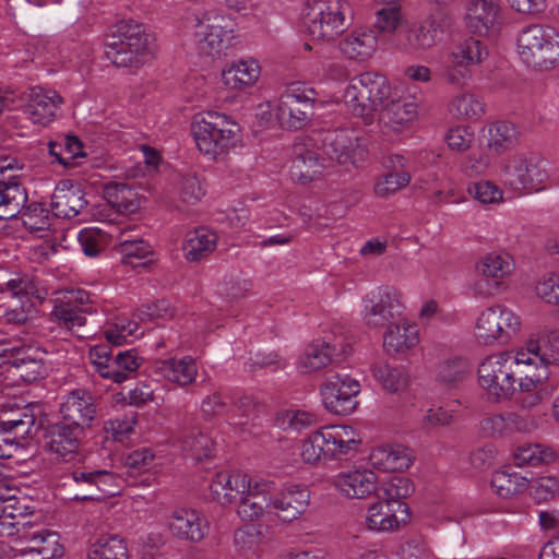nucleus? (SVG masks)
<instances>
[{
    "mask_svg": "<svg viewBox=\"0 0 559 559\" xmlns=\"http://www.w3.org/2000/svg\"><path fill=\"white\" fill-rule=\"evenodd\" d=\"M343 100L346 108L366 123L373 120L374 112L381 107L379 126L386 141H395L411 128L418 117L420 104L415 96L392 92L385 76L377 72H364L353 78L344 91Z\"/></svg>",
    "mask_w": 559,
    "mask_h": 559,
    "instance_id": "f257e3e1",
    "label": "nucleus"
},
{
    "mask_svg": "<svg viewBox=\"0 0 559 559\" xmlns=\"http://www.w3.org/2000/svg\"><path fill=\"white\" fill-rule=\"evenodd\" d=\"M530 367L522 347L489 355L478 366V384L490 401L508 400L515 391L518 372Z\"/></svg>",
    "mask_w": 559,
    "mask_h": 559,
    "instance_id": "f03ea898",
    "label": "nucleus"
},
{
    "mask_svg": "<svg viewBox=\"0 0 559 559\" xmlns=\"http://www.w3.org/2000/svg\"><path fill=\"white\" fill-rule=\"evenodd\" d=\"M193 141L205 156L217 159L235 148L241 139L239 124L225 114L198 112L191 121Z\"/></svg>",
    "mask_w": 559,
    "mask_h": 559,
    "instance_id": "7ed1b4c3",
    "label": "nucleus"
},
{
    "mask_svg": "<svg viewBox=\"0 0 559 559\" xmlns=\"http://www.w3.org/2000/svg\"><path fill=\"white\" fill-rule=\"evenodd\" d=\"M499 178L514 191L540 192L550 186V163L538 152H515L501 164Z\"/></svg>",
    "mask_w": 559,
    "mask_h": 559,
    "instance_id": "20e7f679",
    "label": "nucleus"
},
{
    "mask_svg": "<svg viewBox=\"0 0 559 559\" xmlns=\"http://www.w3.org/2000/svg\"><path fill=\"white\" fill-rule=\"evenodd\" d=\"M154 53V39L141 24L122 21L115 25L105 43V56L117 67H139Z\"/></svg>",
    "mask_w": 559,
    "mask_h": 559,
    "instance_id": "39448f33",
    "label": "nucleus"
},
{
    "mask_svg": "<svg viewBox=\"0 0 559 559\" xmlns=\"http://www.w3.org/2000/svg\"><path fill=\"white\" fill-rule=\"evenodd\" d=\"M301 15L313 39L331 41L349 26L353 10L348 0H306Z\"/></svg>",
    "mask_w": 559,
    "mask_h": 559,
    "instance_id": "423d86ee",
    "label": "nucleus"
},
{
    "mask_svg": "<svg viewBox=\"0 0 559 559\" xmlns=\"http://www.w3.org/2000/svg\"><path fill=\"white\" fill-rule=\"evenodd\" d=\"M516 51L527 67L552 69L559 64V32L549 25H527L518 34Z\"/></svg>",
    "mask_w": 559,
    "mask_h": 559,
    "instance_id": "0eeeda50",
    "label": "nucleus"
},
{
    "mask_svg": "<svg viewBox=\"0 0 559 559\" xmlns=\"http://www.w3.org/2000/svg\"><path fill=\"white\" fill-rule=\"evenodd\" d=\"M194 41L200 53L221 58L235 39L233 21L217 10H207L195 17Z\"/></svg>",
    "mask_w": 559,
    "mask_h": 559,
    "instance_id": "6e6552de",
    "label": "nucleus"
},
{
    "mask_svg": "<svg viewBox=\"0 0 559 559\" xmlns=\"http://www.w3.org/2000/svg\"><path fill=\"white\" fill-rule=\"evenodd\" d=\"M404 310L403 293L394 286L383 285L362 297L360 317L367 328L380 330L403 317Z\"/></svg>",
    "mask_w": 559,
    "mask_h": 559,
    "instance_id": "1a4fd4ad",
    "label": "nucleus"
},
{
    "mask_svg": "<svg viewBox=\"0 0 559 559\" xmlns=\"http://www.w3.org/2000/svg\"><path fill=\"white\" fill-rule=\"evenodd\" d=\"M520 326V317L513 310L495 305L479 312L474 325V335L484 345L503 344L519 332Z\"/></svg>",
    "mask_w": 559,
    "mask_h": 559,
    "instance_id": "9d476101",
    "label": "nucleus"
},
{
    "mask_svg": "<svg viewBox=\"0 0 559 559\" xmlns=\"http://www.w3.org/2000/svg\"><path fill=\"white\" fill-rule=\"evenodd\" d=\"M88 358L102 378L117 384L133 378L143 362V358L134 349L122 350L112 356L107 345L92 347Z\"/></svg>",
    "mask_w": 559,
    "mask_h": 559,
    "instance_id": "9b49d317",
    "label": "nucleus"
},
{
    "mask_svg": "<svg viewBox=\"0 0 559 559\" xmlns=\"http://www.w3.org/2000/svg\"><path fill=\"white\" fill-rule=\"evenodd\" d=\"M360 383L348 374L329 376L321 385L323 406L332 414L347 416L357 408Z\"/></svg>",
    "mask_w": 559,
    "mask_h": 559,
    "instance_id": "f8f14e48",
    "label": "nucleus"
},
{
    "mask_svg": "<svg viewBox=\"0 0 559 559\" xmlns=\"http://www.w3.org/2000/svg\"><path fill=\"white\" fill-rule=\"evenodd\" d=\"M487 57L486 47L474 37L456 44L449 55V64L444 69L445 81L462 87L472 79V67L479 64Z\"/></svg>",
    "mask_w": 559,
    "mask_h": 559,
    "instance_id": "ddd939ff",
    "label": "nucleus"
},
{
    "mask_svg": "<svg viewBox=\"0 0 559 559\" xmlns=\"http://www.w3.org/2000/svg\"><path fill=\"white\" fill-rule=\"evenodd\" d=\"M0 358L9 370L24 382H34L44 378L48 371L46 364L37 350L19 346L5 341L0 332Z\"/></svg>",
    "mask_w": 559,
    "mask_h": 559,
    "instance_id": "4468645a",
    "label": "nucleus"
},
{
    "mask_svg": "<svg viewBox=\"0 0 559 559\" xmlns=\"http://www.w3.org/2000/svg\"><path fill=\"white\" fill-rule=\"evenodd\" d=\"M23 165L13 156L0 157V219H11L21 213L27 202V193L17 180Z\"/></svg>",
    "mask_w": 559,
    "mask_h": 559,
    "instance_id": "2eb2a0df",
    "label": "nucleus"
},
{
    "mask_svg": "<svg viewBox=\"0 0 559 559\" xmlns=\"http://www.w3.org/2000/svg\"><path fill=\"white\" fill-rule=\"evenodd\" d=\"M447 28V16L443 13L430 14L409 27L397 47L407 53L423 56L441 41Z\"/></svg>",
    "mask_w": 559,
    "mask_h": 559,
    "instance_id": "dca6fc26",
    "label": "nucleus"
},
{
    "mask_svg": "<svg viewBox=\"0 0 559 559\" xmlns=\"http://www.w3.org/2000/svg\"><path fill=\"white\" fill-rule=\"evenodd\" d=\"M94 311L90 294L79 289L69 292L53 306L51 318L59 326L70 331L78 337H85L79 333V329L86 324V314Z\"/></svg>",
    "mask_w": 559,
    "mask_h": 559,
    "instance_id": "f3484780",
    "label": "nucleus"
},
{
    "mask_svg": "<svg viewBox=\"0 0 559 559\" xmlns=\"http://www.w3.org/2000/svg\"><path fill=\"white\" fill-rule=\"evenodd\" d=\"M324 152L341 164L365 160L367 150L357 131L349 128L328 130L322 138Z\"/></svg>",
    "mask_w": 559,
    "mask_h": 559,
    "instance_id": "a211bd4d",
    "label": "nucleus"
},
{
    "mask_svg": "<svg viewBox=\"0 0 559 559\" xmlns=\"http://www.w3.org/2000/svg\"><path fill=\"white\" fill-rule=\"evenodd\" d=\"M169 533L190 543L202 542L210 532L206 516L199 510L188 507H177L170 511L166 519Z\"/></svg>",
    "mask_w": 559,
    "mask_h": 559,
    "instance_id": "6ab92c4d",
    "label": "nucleus"
},
{
    "mask_svg": "<svg viewBox=\"0 0 559 559\" xmlns=\"http://www.w3.org/2000/svg\"><path fill=\"white\" fill-rule=\"evenodd\" d=\"M70 477L85 490L84 493L73 497L78 501L102 500L117 495L120 490V478L106 469H75Z\"/></svg>",
    "mask_w": 559,
    "mask_h": 559,
    "instance_id": "aec40b11",
    "label": "nucleus"
},
{
    "mask_svg": "<svg viewBox=\"0 0 559 559\" xmlns=\"http://www.w3.org/2000/svg\"><path fill=\"white\" fill-rule=\"evenodd\" d=\"M464 22L466 28L475 35L497 34L502 25L500 0H469L466 3Z\"/></svg>",
    "mask_w": 559,
    "mask_h": 559,
    "instance_id": "412c9836",
    "label": "nucleus"
},
{
    "mask_svg": "<svg viewBox=\"0 0 559 559\" xmlns=\"http://www.w3.org/2000/svg\"><path fill=\"white\" fill-rule=\"evenodd\" d=\"M409 519L407 503H390L378 498L367 508L365 525L371 532L390 533L399 531Z\"/></svg>",
    "mask_w": 559,
    "mask_h": 559,
    "instance_id": "4be33fe9",
    "label": "nucleus"
},
{
    "mask_svg": "<svg viewBox=\"0 0 559 559\" xmlns=\"http://www.w3.org/2000/svg\"><path fill=\"white\" fill-rule=\"evenodd\" d=\"M62 104L63 98L55 90L34 86L26 94L23 112L33 124L47 127L57 118Z\"/></svg>",
    "mask_w": 559,
    "mask_h": 559,
    "instance_id": "5701e85b",
    "label": "nucleus"
},
{
    "mask_svg": "<svg viewBox=\"0 0 559 559\" xmlns=\"http://www.w3.org/2000/svg\"><path fill=\"white\" fill-rule=\"evenodd\" d=\"M403 154H390L383 162L389 171L379 176L373 185V192L378 198H389L406 188L412 175L408 170L412 157Z\"/></svg>",
    "mask_w": 559,
    "mask_h": 559,
    "instance_id": "b1692460",
    "label": "nucleus"
},
{
    "mask_svg": "<svg viewBox=\"0 0 559 559\" xmlns=\"http://www.w3.org/2000/svg\"><path fill=\"white\" fill-rule=\"evenodd\" d=\"M310 491L306 486L289 485L281 491L270 493L271 514L283 522L297 520L308 508Z\"/></svg>",
    "mask_w": 559,
    "mask_h": 559,
    "instance_id": "393cba45",
    "label": "nucleus"
},
{
    "mask_svg": "<svg viewBox=\"0 0 559 559\" xmlns=\"http://www.w3.org/2000/svg\"><path fill=\"white\" fill-rule=\"evenodd\" d=\"M377 475L367 468H354L337 473L332 485L347 499H366L378 490Z\"/></svg>",
    "mask_w": 559,
    "mask_h": 559,
    "instance_id": "a878e982",
    "label": "nucleus"
},
{
    "mask_svg": "<svg viewBox=\"0 0 559 559\" xmlns=\"http://www.w3.org/2000/svg\"><path fill=\"white\" fill-rule=\"evenodd\" d=\"M320 429L325 443L326 460L343 461L357 452L360 437L352 426L328 425Z\"/></svg>",
    "mask_w": 559,
    "mask_h": 559,
    "instance_id": "bb28decb",
    "label": "nucleus"
},
{
    "mask_svg": "<svg viewBox=\"0 0 559 559\" xmlns=\"http://www.w3.org/2000/svg\"><path fill=\"white\" fill-rule=\"evenodd\" d=\"M251 478L241 471H218L210 480L212 498L222 506H229L250 488Z\"/></svg>",
    "mask_w": 559,
    "mask_h": 559,
    "instance_id": "cd10ccee",
    "label": "nucleus"
},
{
    "mask_svg": "<svg viewBox=\"0 0 559 559\" xmlns=\"http://www.w3.org/2000/svg\"><path fill=\"white\" fill-rule=\"evenodd\" d=\"M346 354V346L318 340L304 349L298 358L297 368L302 373L316 372Z\"/></svg>",
    "mask_w": 559,
    "mask_h": 559,
    "instance_id": "c85d7f7f",
    "label": "nucleus"
},
{
    "mask_svg": "<svg viewBox=\"0 0 559 559\" xmlns=\"http://www.w3.org/2000/svg\"><path fill=\"white\" fill-rule=\"evenodd\" d=\"M273 485L265 480H250V488L238 497L237 513L242 521L251 522L271 513L270 493Z\"/></svg>",
    "mask_w": 559,
    "mask_h": 559,
    "instance_id": "c756f323",
    "label": "nucleus"
},
{
    "mask_svg": "<svg viewBox=\"0 0 559 559\" xmlns=\"http://www.w3.org/2000/svg\"><path fill=\"white\" fill-rule=\"evenodd\" d=\"M60 413L66 421L84 429L91 427L96 416L93 395L85 390H73L62 401Z\"/></svg>",
    "mask_w": 559,
    "mask_h": 559,
    "instance_id": "7c9ffc66",
    "label": "nucleus"
},
{
    "mask_svg": "<svg viewBox=\"0 0 559 559\" xmlns=\"http://www.w3.org/2000/svg\"><path fill=\"white\" fill-rule=\"evenodd\" d=\"M33 513V509L26 503L25 499L15 496H0V535L21 536L31 524L25 521Z\"/></svg>",
    "mask_w": 559,
    "mask_h": 559,
    "instance_id": "2f4dec72",
    "label": "nucleus"
},
{
    "mask_svg": "<svg viewBox=\"0 0 559 559\" xmlns=\"http://www.w3.org/2000/svg\"><path fill=\"white\" fill-rule=\"evenodd\" d=\"M261 67L253 58L230 62L222 70V81L226 88L242 92L253 86L260 79Z\"/></svg>",
    "mask_w": 559,
    "mask_h": 559,
    "instance_id": "473e14b6",
    "label": "nucleus"
},
{
    "mask_svg": "<svg viewBox=\"0 0 559 559\" xmlns=\"http://www.w3.org/2000/svg\"><path fill=\"white\" fill-rule=\"evenodd\" d=\"M530 366H559V330H551L542 337H530L522 347Z\"/></svg>",
    "mask_w": 559,
    "mask_h": 559,
    "instance_id": "72a5a7b5",
    "label": "nucleus"
},
{
    "mask_svg": "<svg viewBox=\"0 0 559 559\" xmlns=\"http://www.w3.org/2000/svg\"><path fill=\"white\" fill-rule=\"evenodd\" d=\"M322 174L323 164L319 153L304 144H295L290 167L292 179L300 183H308L320 178Z\"/></svg>",
    "mask_w": 559,
    "mask_h": 559,
    "instance_id": "f704fd0d",
    "label": "nucleus"
},
{
    "mask_svg": "<svg viewBox=\"0 0 559 559\" xmlns=\"http://www.w3.org/2000/svg\"><path fill=\"white\" fill-rule=\"evenodd\" d=\"M83 191L69 181L59 182L51 197V210L55 216L75 217L86 206Z\"/></svg>",
    "mask_w": 559,
    "mask_h": 559,
    "instance_id": "c9c22d12",
    "label": "nucleus"
},
{
    "mask_svg": "<svg viewBox=\"0 0 559 559\" xmlns=\"http://www.w3.org/2000/svg\"><path fill=\"white\" fill-rule=\"evenodd\" d=\"M83 429L69 421H58L48 430V445L51 452L63 460H69L79 449V437Z\"/></svg>",
    "mask_w": 559,
    "mask_h": 559,
    "instance_id": "e433bc0d",
    "label": "nucleus"
},
{
    "mask_svg": "<svg viewBox=\"0 0 559 559\" xmlns=\"http://www.w3.org/2000/svg\"><path fill=\"white\" fill-rule=\"evenodd\" d=\"M373 468L383 472H402L407 469L412 462V451L403 445H382L373 449L369 455Z\"/></svg>",
    "mask_w": 559,
    "mask_h": 559,
    "instance_id": "4c0bfd02",
    "label": "nucleus"
},
{
    "mask_svg": "<svg viewBox=\"0 0 559 559\" xmlns=\"http://www.w3.org/2000/svg\"><path fill=\"white\" fill-rule=\"evenodd\" d=\"M378 38L372 29L358 28L348 33L340 41V50L350 60L364 61L376 51Z\"/></svg>",
    "mask_w": 559,
    "mask_h": 559,
    "instance_id": "58836bf2",
    "label": "nucleus"
},
{
    "mask_svg": "<svg viewBox=\"0 0 559 559\" xmlns=\"http://www.w3.org/2000/svg\"><path fill=\"white\" fill-rule=\"evenodd\" d=\"M419 341L417 325L401 317L386 325L383 346L388 353H404L417 345Z\"/></svg>",
    "mask_w": 559,
    "mask_h": 559,
    "instance_id": "ea45409f",
    "label": "nucleus"
},
{
    "mask_svg": "<svg viewBox=\"0 0 559 559\" xmlns=\"http://www.w3.org/2000/svg\"><path fill=\"white\" fill-rule=\"evenodd\" d=\"M155 369L164 379L180 386L191 384L198 376L197 362L191 356L159 360Z\"/></svg>",
    "mask_w": 559,
    "mask_h": 559,
    "instance_id": "a19ab883",
    "label": "nucleus"
},
{
    "mask_svg": "<svg viewBox=\"0 0 559 559\" xmlns=\"http://www.w3.org/2000/svg\"><path fill=\"white\" fill-rule=\"evenodd\" d=\"M20 539L26 540L31 544L35 551L33 552L38 559H55L63 555V547L60 544V537L57 532L36 528L29 524L27 528L22 532Z\"/></svg>",
    "mask_w": 559,
    "mask_h": 559,
    "instance_id": "79ce46f5",
    "label": "nucleus"
},
{
    "mask_svg": "<svg viewBox=\"0 0 559 559\" xmlns=\"http://www.w3.org/2000/svg\"><path fill=\"white\" fill-rule=\"evenodd\" d=\"M104 195L111 207L124 215L135 213L141 206V197L138 191L123 182H108L105 186Z\"/></svg>",
    "mask_w": 559,
    "mask_h": 559,
    "instance_id": "37998d69",
    "label": "nucleus"
},
{
    "mask_svg": "<svg viewBox=\"0 0 559 559\" xmlns=\"http://www.w3.org/2000/svg\"><path fill=\"white\" fill-rule=\"evenodd\" d=\"M371 373L381 388L389 393L405 391L409 382V374L406 367L390 365L386 361L373 362Z\"/></svg>",
    "mask_w": 559,
    "mask_h": 559,
    "instance_id": "c03bdc74",
    "label": "nucleus"
},
{
    "mask_svg": "<svg viewBox=\"0 0 559 559\" xmlns=\"http://www.w3.org/2000/svg\"><path fill=\"white\" fill-rule=\"evenodd\" d=\"M33 405H24L22 407H9L2 411L0 416V427L5 428L9 432L25 441L35 425V415Z\"/></svg>",
    "mask_w": 559,
    "mask_h": 559,
    "instance_id": "a18cd8bd",
    "label": "nucleus"
},
{
    "mask_svg": "<svg viewBox=\"0 0 559 559\" xmlns=\"http://www.w3.org/2000/svg\"><path fill=\"white\" fill-rule=\"evenodd\" d=\"M531 479L521 473L502 468L496 471L490 480L493 492L503 499H510L523 493L530 486Z\"/></svg>",
    "mask_w": 559,
    "mask_h": 559,
    "instance_id": "49530a36",
    "label": "nucleus"
},
{
    "mask_svg": "<svg viewBox=\"0 0 559 559\" xmlns=\"http://www.w3.org/2000/svg\"><path fill=\"white\" fill-rule=\"evenodd\" d=\"M479 272L487 278L502 281L509 277L515 270L513 257L504 251H490L478 263Z\"/></svg>",
    "mask_w": 559,
    "mask_h": 559,
    "instance_id": "de8ad7c7",
    "label": "nucleus"
},
{
    "mask_svg": "<svg viewBox=\"0 0 559 559\" xmlns=\"http://www.w3.org/2000/svg\"><path fill=\"white\" fill-rule=\"evenodd\" d=\"M449 111L457 120L476 121L485 114V103L474 93L461 92L450 100Z\"/></svg>",
    "mask_w": 559,
    "mask_h": 559,
    "instance_id": "09e8293b",
    "label": "nucleus"
},
{
    "mask_svg": "<svg viewBox=\"0 0 559 559\" xmlns=\"http://www.w3.org/2000/svg\"><path fill=\"white\" fill-rule=\"evenodd\" d=\"M217 236L206 228H198L187 235L183 245V254L188 261L194 262L203 259L216 248Z\"/></svg>",
    "mask_w": 559,
    "mask_h": 559,
    "instance_id": "8fccbe9b",
    "label": "nucleus"
},
{
    "mask_svg": "<svg viewBox=\"0 0 559 559\" xmlns=\"http://www.w3.org/2000/svg\"><path fill=\"white\" fill-rule=\"evenodd\" d=\"M471 373V366L465 358L452 357L436 366V381L445 388H454L462 383Z\"/></svg>",
    "mask_w": 559,
    "mask_h": 559,
    "instance_id": "3c124183",
    "label": "nucleus"
},
{
    "mask_svg": "<svg viewBox=\"0 0 559 559\" xmlns=\"http://www.w3.org/2000/svg\"><path fill=\"white\" fill-rule=\"evenodd\" d=\"M181 451L195 461H202L212 456L214 442L206 433L192 430L178 439Z\"/></svg>",
    "mask_w": 559,
    "mask_h": 559,
    "instance_id": "603ef678",
    "label": "nucleus"
},
{
    "mask_svg": "<svg viewBox=\"0 0 559 559\" xmlns=\"http://www.w3.org/2000/svg\"><path fill=\"white\" fill-rule=\"evenodd\" d=\"M312 115L313 110L276 100V122L284 129H302L311 121Z\"/></svg>",
    "mask_w": 559,
    "mask_h": 559,
    "instance_id": "864d4df0",
    "label": "nucleus"
},
{
    "mask_svg": "<svg viewBox=\"0 0 559 559\" xmlns=\"http://www.w3.org/2000/svg\"><path fill=\"white\" fill-rule=\"evenodd\" d=\"M276 425L286 431H297L316 426L318 416L309 411L300 408H289L277 413Z\"/></svg>",
    "mask_w": 559,
    "mask_h": 559,
    "instance_id": "5fc2aeb1",
    "label": "nucleus"
},
{
    "mask_svg": "<svg viewBox=\"0 0 559 559\" xmlns=\"http://www.w3.org/2000/svg\"><path fill=\"white\" fill-rule=\"evenodd\" d=\"M488 146L502 152L516 144L520 133L515 124L509 121H497L489 126Z\"/></svg>",
    "mask_w": 559,
    "mask_h": 559,
    "instance_id": "6e6d98bb",
    "label": "nucleus"
},
{
    "mask_svg": "<svg viewBox=\"0 0 559 559\" xmlns=\"http://www.w3.org/2000/svg\"><path fill=\"white\" fill-rule=\"evenodd\" d=\"M88 559H129L127 543L117 535L100 539L92 546Z\"/></svg>",
    "mask_w": 559,
    "mask_h": 559,
    "instance_id": "4d7b16f0",
    "label": "nucleus"
},
{
    "mask_svg": "<svg viewBox=\"0 0 559 559\" xmlns=\"http://www.w3.org/2000/svg\"><path fill=\"white\" fill-rule=\"evenodd\" d=\"M316 97L317 92L313 87L298 81L289 83L276 100L284 105H300L306 109L313 110Z\"/></svg>",
    "mask_w": 559,
    "mask_h": 559,
    "instance_id": "13d9d810",
    "label": "nucleus"
},
{
    "mask_svg": "<svg viewBox=\"0 0 559 559\" xmlns=\"http://www.w3.org/2000/svg\"><path fill=\"white\" fill-rule=\"evenodd\" d=\"M414 491L412 481L403 476H392L384 480L379 488L378 498L394 503H406L404 499Z\"/></svg>",
    "mask_w": 559,
    "mask_h": 559,
    "instance_id": "bf43d9fd",
    "label": "nucleus"
},
{
    "mask_svg": "<svg viewBox=\"0 0 559 559\" xmlns=\"http://www.w3.org/2000/svg\"><path fill=\"white\" fill-rule=\"evenodd\" d=\"M555 452L542 444H527L516 449L513 461L516 466H537L554 461Z\"/></svg>",
    "mask_w": 559,
    "mask_h": 559,
    "instance_id": "052dcab7",
    "label": "nucleus"
},
{
    "mask_svg": "<svg viewBox=\"0 0 559 559\" xmlns=\"http://www.w3.org/2000/svg\"><path fill=\"white\" fill-rule=\"evenodd\" d=\"M118 252L121 254V262L131 266L144 265L143 260L150 261L154 253L152 246L142 238L135 240L123 239Z\"/></svg>",
    "mask_w": 559,
    "mask_h": 559,
    "instance_id": "680f3d73",
    "label": "nucleus"
},
{
    "mask_svg": "<svg viewBox=\"0 0 559 559\" xmlns=\"http://www.w3.org/2000/svg\"><path fill=\"white\" fill-rule=\"evenodd\" d=\"M374 12L373 27L385 34H393L403 23L401 3L381 4Z\"/></svg>",
    "mask_w": 559,
    "mask_h": 559,
    "instance_id": "e2e57ef3",
    "label": "nucleus"
},
{
    "mask_svg": "<svg viewBox=\"0 0 559 559\" xmlns=\"http://www.w3.org/2000/svg\"><path fill=\"white\" fill-rule=\"evenodd\" d=\"M23 225L31 233L38 234L39 237H46L51 226L49 211L41 204L33 203L22 213Z\"/></svg>",
    "mask_w": 559,
    "mask_h": 559,
    "instance_id": "0e129e2a",
    "label": "nucleus"
},
{
    "mask_svg": "<svg viewBox=\"0 0 559 559\" xmlns=\"http://www.w3.org/2000/svg\"><path fill=\"white\" fill-rule=\"evenodd\" d=\"M260 533L251 526L241 527L234 534L236 550L246 559L260 557Z\"/></svg>",
    "mask_w": 559,
    "mask_h": 559,
    "instance_id": "69168bd1",
    "label": "nucleus"
},
{
    "mask_svg": "<svg viewBox=\"0 0 559 559\" xmlns=\"http://www.w3.org/2000/svg\"><path fill=\"white\" fill-rule=\"evenodd\" d=\"M142 334L143 331H140L139 323L129 318H118L105 331L106 340L117 346L129 342L131 337H139Z\"/></svg>",
    "mask_w": 559,
    "mask_h": 559,
    "instance_id": "338daca9",
    "label": "nucleus"
},
{
    "mask_svg": "<svg viewBox=\"0 0 559 559\" xmlns=\"http://www.w3.org/2000/svg\"><path fill=\"white\" fill-rule=\"evenodd\" d=\"M324 441L322 440L321 429L318 428L307 435L300 444V456L306 464L317 465L322 460H326Z\"/></svg>",
    "mask_w": 559,
    "mask_h": 559,
    "instance_id": "774afa93",
    "label": "nucleus"
}]
</instances>
